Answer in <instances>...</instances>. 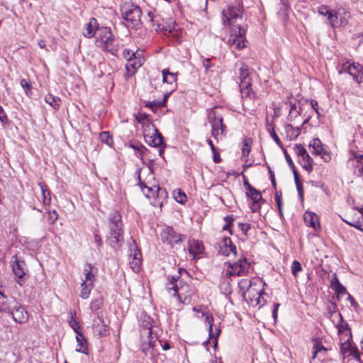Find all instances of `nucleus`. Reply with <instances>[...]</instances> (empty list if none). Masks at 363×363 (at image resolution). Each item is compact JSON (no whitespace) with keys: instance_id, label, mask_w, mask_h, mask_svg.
I'll return each instance as SVG.
<instances>
[{"instance_id":"obj_1","label":"nucleus","mask_w":363,"mask_h":363,"mask_svg":"<svg viewBox=\"0 0 363 363\" xmlns=\"http://www.w3.org/2000/svg\"><path fill=\"white\" fill-rule=\"evenodd\" d=\"M242 6L239 2L238 5H228L222 11L223 23L224 26L231 27L230 35L228 40V44L233 49L238 50L245 48L246 30L240 25H235L238 20L242 18Z\"/></svg>"},{"instance_id":"obj_2","label":"nucleus","mask_w":363,"mask_h":363,"mask_svg":"<svg viewBox=\"0 0 363 363\" xmlns=\"http://www.w3.org/2000/svg\"><path fill=\"white\" fill-rule=\"evenodd\" d=\"M121 216L115 211L110 214L108 232L106 235L107 243L113 249L119 248L123 242V230Z\"/></svg>"},{"instance_id":"obj_3","label":"nucleus","mask_w":363,"mask_h":363,"mask_svg":"<svg viewBox=\"0 0 363 363\" xmlns=\"http://www.w3.org/2000/svg\"><path fill=\"white\" fill-rule=\"evenodd\" d=\"M318 12L327 17L328 24L333 28L347 26L350 18V12L344 8L330 9L328 6L323 5L318 8Z\"/></svg>"},{"instance_id":"obj_4","label":"nucleus","mask_w":363,"mask_h":363,"mask_svg":"<svg viewBox=\"0 0 363 363\" xmlns=\"http://www.w3.org/2000/svg\"><path fill=\"white\" fill-rule=\"evenodd\" d=\"M122 18L128 27L138 28L141 26L142 11L139 6L131 2H124L120 9Z\"/></svg>"},{"instance_id":"obj_5","label":"nucleus","mask_w":363,"mask_h":363,"mask_svg":"<svg viewBox=\"0 0 363 363\" xmlns=\"http://www.w3.org/2000/svg\"><path fill=\"white\" fill-rule=\"evenodd\" d=\"M177 279L172 277L167 284V289L170 292L173 291V296H177L178 300L183 304H189L191 301L194 294L193 288L187 284L179 282V286L176 284Z\"/></svg>"},{"instance_id":"obj_6","label":"nucleus","mask_w":363,"mask_h":363,"mask_svg":"<svg viewBox=\"0 0 363 363\" xmlns=\"http://www.w3.org/2000/svg\"><path fill=\"white\" fill-rule=\"evenodd\" d=\"M240 72V89L242 97H250L252 90V80L250 78L249 67L247 65L242 64L239 69ZM254 95V93L252 92Z\"/></svg>"},{"instance_id":"obj_7","label":"nucleus","mask_w":363,"mask_h":363,"mask_svg":"<svg viewBox=\"0 0 363 363\" xmlns=\"http://www.w3.org/2000/svg\"><path fill=\"white\" fill-rule=\"evenodd\" d=\"M348 73L357 84L363 83V66L358 62H346L342 64L339 73Z\"/></svg>"},{"instance_id":"obj_8","label":"nucleus","mask_w":363,"mask_h":363,"mask_svg":"<svg viewBox=\"0 0 363 363\" xmlns=\"http://www.w3.org/2000/svg\"><path fill=\"white\" fill-rule=\"evenodd\" d=\"M228 268L230 269L227 270L226 274L230 276H243L248 272L250 268V263L247 261L246 258L240 259L234 263H230Z\"/></svg>"},{"instance_id":"obj_9","label":"nucleus","mask_w":363,"mask_h":363,"mask_svg":"<svg viewBox=\"0 0 363 363\" xmlns=\"http://www.w3.org/2000/svg\"><path fill=\"white\" fill-rule=\"evenodd\" d=\"M144 138L145 143L149 145L158 147V154L160 156L163 155L164 148L163 138L162 134L156 128H154L153 133L151 135L145 133Z\"/></svg>"},{"instance_id":"obj_10","label":"nucleus","mask_w":363,"mask_h":363,"mask_svg":"<svg viewBox=\"0 0 363 363\" xmlns=\"http://www.w3.org/2000/svg\"><path fill=\"white\" fill-rule=\"evenodd\" d=\"M160 236L162 241L167 243L171 247L182 241V235L177 233L172 227L169 226H167L162 229Z\"/></svg>"},{"instance_id":"obj_11","label":"nucleus","mask_w":363,"mask_h":363,"mask_svg":"<svg viewBox=\"0 0 363 363\" xmlns=\"http://www.w3.org/2000/svg\"><path fill=\"white\" fill-rule=\"evenodd\" d=\"M143 333L147 335V340H144L141 345L142 351L147 356L149 354L152 356L154 354V347L157 338L152 335L150 326L147 327V328H144Z\"/></svg>"},{"instance_id":"obj_12","label":"nucleus","mask_w":363,"mask_h":363,"mask_svg":"<svg viewBox=\"0 0 363 363\" xmlns=\"http://www.w3.org/2000/svg\"><path fill=\"white\" fill-rule=\"evenodd\" d=\"M18 303L16 298L6 296L0 291V311L1 313L10 314L15 309Z\"/></svg>"},{"instance_id":"obj_13","label":"nucleus","mask_w":363,"mask_h":363,"mask_svg":"<svg viewBox=\"0 0 363 363\" xmlns=\"http://www.w3.org/2000/svg\"><path fill=\"white\" fill-rule=\"evenodd\" d=\"M310 146L313 149V153L316 155H320L325 162H328L330 161V154L323 147V145L319 138L313 139L312 143H310Z\"/></svg>"},{"instance_id":"obj_14","label":"nucleus","mask_w":363,"mask_h":363,"mask_svg":"<svg viewBox=\"0 0 363 363\" xmlns=\"http://www.w3.org/2000/svg\"><path fill=\"white\" fill-rule=\"evenodd\" d=\"M93 330L94 335L98 337H106L109 334V329L106 324H105L102 316L98 315L94 320Z\"/></svg>"},{"instance_id":"obj_15","label":"nucleus","mask_w":363,"mask_h":363,"mask_svg":"<svg viewBox=\"0 0 363 363\" xmlns=\"http://www.w3.org/2000/svg\"><path fill=\"white\" fill-rule=\"evenodd\" d=\"M219 253L224 256H229L231 253L237 255L236 246L232 242L229 237H224L219 244Z\"/></svg>"},{"instance_id":"obj_16","label":"nucleus","mask_w":363,"mask_h":363,"mask_svg":"<svg viewBox=\"0 0 363 363\" xmlns=\"http://www.w3.org/2000/svg\"><path fill=\"white\" fill-rule=\"evenodd\" d=\"M9 315L12 316L15 322L18 323H25L29 318L28 311L20 303H18L15 309H13Z\"/></svg>"},{"instance_id":"obj_17","label":"nucleus","mask_w":363,"mask_h":363,"mask_svg":"<svg viewBox=\"0 0 363 363\" xmlns=\"http://www.w3.org/2000/svg\"><path fill=\"white\" fill-rule=\"evenodd\" d=\"M226 133V125L223 123V119L211 124V135L217 141L223 139Z\"/></svg>"},{"instance_id":"obj_18","label":"nucleus","mask_w":363,"mask_h":363,"mask_svg":"<svg viewBox=\"0 0 363 363\" xmlns=\"http://www.w3.org/2000/svg\"><path fill=\"white\" fill-rule=\"evenodd\" d=\"M13 258L14 260L11 262L12 271L17 278L21 279L26 274V264L24 261L18 259L16 256Z\"/></svg>"},{"instance_id":"obj_19","label":"nucleus","mask_w":363,"mask_h":363,"mask_svg":"<svg viewBox=\"0 0 363 363\" xmlns=\"http://www.w3.org/2000/svg\"><path fill=\"white\" fill-rule=\"evenodd\" d=\"M162 82L167 83L170 85V91L171 94L173 91L177 89V74L172 73L169 71L168 69H164L162 70Z\"/></svg>"},{"instance_id":"obj_20","label":"nucleus","mask_w":363,"mask_h":363,"mask_svg":"<svg viewBox=\"0 0 363 363\" xmlns=\"http://www.w3.org/2000/svg\"><path fill=\"white\" fill-rule=\"evenodd\" d=\"M147 16L149 18V21L152 23V26H156V28H155L156 31L164 30V34L166 35L167 33L168 34L171 33L172 32V30H174V26L175 24V23L174 21L172 22L173 23L172 27L170 26H162L160 23H159L157 17L154 15L152 11H148Z\"/></svg>"},{"instance_id":"obj_21","label":"nucleus","mask_w":363,"mask_h":363,"mask_svg":"<svg viewBox=\"0 0 363 363\" xmlns=\"http://www.w3.org/2000/svg\"><path fill=\"white\" fill-rule=\"evenodd\" d=\"M96 272L97 269L91 264L86 263L83 269V274L84 278L82 279V282L86 284H94Z\"/></svg>"},{"instance_id":"obj_22","label":"nucleus","mask_w":363,"mask_h":363,"mask_svg":"<svg viewBox=\"0 0 363 363\" xmlns=\"http://www.w3.org/2000/svg\"><path fill=\"white\" fill-rule=\"evenodd\" d=\"M115 40V38L113 35L107 39V40H104L103 42L97 44V46L101 48L104 51L111 52L113 55H117V52L118 50V46L115 45L113 44Z\"/></svg>"},{"instance_id":"obj_23","label":"nucleus","mask_w":363,"mask_h":363,"mask_svg":"<svg viewBox=\"0 0 363 363\" xmlns=\"http://www.w3.org/2000/svg\"><path fill=\"white\" fill-rule=\"evenodd\" d=\"M206 320L208 322V333L209 337L211 339H214L213 345L214 347H216L218 345L217 338L220 333V329L218 326L213 324V318L212 316H206Z\"/></svg>"},{"instance_id":"obj_24","label":"nucleus","mask_w":363,"mask_h":363,"mask_svg":"<svg viewBox=\"0 0 363 363\" xmlns=\"http://www.w3.org/2000/svg\"><path fill=\"white\" fill-rule=\"evenodd\" d=\"M247 298L250 299L252 305H264L266 303L265 300H263L262 295H265L263 289L256 290L254 289L253 292L247 293Z\"/></svg>"},{"instance_id":"obj_25","label":"nucleus","mask_w":363,"mask_h":363,"mask_svg":"<svg viewBox=\"0 0 363 363\" xmlns=\"http://www.w3.org/2000/svg\"><path fill=\"white\" fill-rule=\"evenodd\" d=\"M171 91H166L162 101L154 100L152 101H147L145 106L150 108L153 112H156L157 109L165 106L167 100L170 96Z\"/></svg>"},{"instance_id":"obj_26","label":"nucleus","mask_w":363,"mask_h":363,"mask_svg":"<svg viewBox=\"0 0 363 363\" xmlns=\"http://www.w3.org/2000/svg\"><path fill=\"white\" fill-rule=\"evenodd\" d=\"M238 287L242 296L247 300V293H252L254 291L251 280L248 279H242L238 283Z\"/></svg>"},{"instance_id":"obj_27","label":"nucleus","mask_w":363,"mask_h":363,"mask_svg":"<svg viewBox=\"0 0 363 363\" xmlns=\"http://www.w3.org/2000/svg\"><path fill=\"white\" fill-rule=\"evenodd\" d=\"M98 29L97 21L95 18H92L85 24L83 34L84 37L91 38L95 35Z\"/></svg>"},{"instance_id":"obj_28","label":"nucleus","mask_w":363,"mask_h":363,"mask_svg":"<svg viewBox=\"0 0 363 363\" xmlns=\"http://www.w3.org/2000/svg\"><path fill=\"white\" fill-rule=\"evenodd\" d=\"M203 245L202 242L199 240H192L189 242V252L196 258L197 255H201L203 251Z\"/></svg>"},{"instance_id":"obj_29","label":"nucleus","mask_w":363,"mask_h":363,"mask_svg":"<svg viewBox=\"0 0 363 363\" xmlns=\"http://www.w3.org/2000/svg\"><path fill=\"white\" fill-rule=\"evenodd\" d=\"M327 350H328L323 345L322 341L320 338H315L313 340L312 359H314L317 358L318 354L324 356Z\"/></svg>"},{"instance_id":"obj_30","label":"nucleus","mask_w":363,"mask_h":363,"mask_svg":"<svg viewBox=\"0 0 363 363\" xmlns=\"http://www.w3.org/2000/svg\"><path fill=\"white\" fill-rule=\"evenodd\" d=\"M76 340L77 342L76 352L88 354L89 350L87 347L86 339L84 337L82 333L76 335Z\"/></svg>"},{"instance_id":"obj_31","label":"nucleus","mask_w":363,"mask_h":363,"mask_svg":"<svg viewBox=\"0 0 363 363\" xmlns=\"http://www.w3.org/2000/svg\"><path fill=\"white\" fill-rule=\"evenodd\" d=\"M113 35L111 28L108 27H101L98 29V36L96 37V43L99 44L104 40H107L108 38Z\"/></svg>"},{"instance_id":"obj_32","label":"nucleus","mask_w":363,"mask_h":363,"mask_svg":"<svg viewBox=\"0 0 363 363\" xmlns=\"http://www.w3.org/2000/svg\"><path fill=\"white\" fill-rule=\"evenodd\" d=\"M130 256L133 257V260L130 262V267L134 272H138L141 264V253L138 250H136Z\"/></svg>"},{"instance_id":"obj_33","label":"nucleus","mask_w":363,"mask_h":363,"mask_svg":"<svg viewBox=\"0 0 363 363\" xmlns=\"http://www.w3.org/2000/svg\"><path fill=\"white\" fill-rule=\"evenodd\" d=\"M300 164L302 166V167L306 170L308 173H311L313 171V159L309 155V154H305L303 155V157H301L298 160Z\"/></svg>"},{"instance_id":"obj_34","label":"nucleus","mask_w":363,"mask_h":363,"mask_svg":"<svg viewBox=\"0 0 363 363\" xmlns=\"http://www.w3.org/2000/svg\"><path fill=\"white\" fill-rule=\"evenodd\" d=\"M39 186L41 189L42 194V201L45 206L50 205L51 202L50 192L45 184L42 182L38 183Z\"/></svg>"},{"instance_id":"obj_35","label":"nucleus","mask_w":363,"mask_h":363,"mask_svg":"<svg viewBox=\"0 0 363 363\" xmlns=\"http://www.w3.org/2000/svg\"><path fill=\"white\" fill-rule=\"evenodd\" d=\"M244 186L247 190V196L250 199L261 198L260 192L250 184L247 179L244 178Z\"/></svg>"},{"instance_id":"obj_36","label":"nucleus","mask_w":363,"mask_h":363,"mask_svg":"<svg viewBox=\"0 0 363 363\" xmlns=\"http://www.w3.org/2000/svg\"><path fill=\"white\" fill-rule=\"evenodd\" d=\"M330 286L337 295H342L346 293V288L340 283L336 276L331 280Z\"/></svg>"},{"instance_id":"obj_37","label":"nucleus","mask_w":363,"mask_h":363,"mask_svg":"<svg viewBox=\"0 0 363 363\" xmlns=\"http://www.w3.org/2000/svg\"><path fill=\"white\" fill-rule=\"evenodd\" d=\"M304 220L307 225L316 230V223L318 220V216L315 213L306 212L304 214Z\"/></svg>"},{"instance_id":"obj_38","label":"nucleus","mask_w":363,"mask_h":363,"mask_svg":"<svg viewBox=\"0 0 363 363\" xmlns=\"http://www.w3.org/2000/svg\"><path fill=\"white\" fill-rule=\"evenodd\" d=\"M141 60L140 59L138 60L136 56H135L127 62L125 67L128 72L133 73L137 69L141 67Z\"/></svg>"},{"instance_id":"obj_39","label":"nucleus","mask_w":363,"mask_h":363,"mask_svg":"<svg viewBox=\"0 0 363 363\" xmlns=\"http://www.w3.org/2000/svg\"><path fill=\"white\" fill-rule=\"evenodd\" d=\"M94 284L83 283L81 284L80 297L86 299L89 298L91 289L94 288Z\"/></svg>"},{"instance_id":"obj_40","label":"nucleus","mask_w":363,"mask_h":363,"mask_svg":"<svg viewBox=\"0 0 363 363\" xmlns=\"http://www.w3.org/2000/svg\"><path fill=\"white\" fill-rule=\"evenodd\" d=\"M220 119H223L222 115L218 112L217 108H211L208 110V122L211 124L220 121Z\"/></svg>"},{"instance_id":"obj_41","label":"nucleus","mask_w":363,"mask_h":363,"mask_svg":"<svg viewBox=\"0 0 363 363\" xmlns=\"http://www.w3.org/2000/svg\"><path fill=\"white\" fill-rule=\"evenodd\" d=\"M69 325L73 329V330L76 333V334L82 333L79 331L80 326L79 325L78 321L77 320L76 313L70 312V318L68 320Z\"/></svg>"},{"instance_id":"obj_42","label":"nucleus","mask_w":363,"mask_h":363,"mask_svg":"<svg viewBox=\"0 0 363 363\" xmlns=\"http://www.w3.org/2000/svg\"><path fill=\"white\" fill-rule=\"evenodd\" d=\"M266 123L267 125V130H268L270 136L273 138V140L277 144V145H279L280 147H282V143H281V140L279 138V137L277 136V133H275L274 127L272 123H269L268 119L266 120Z\"/></svg>"},{"instance_id":"obj_43","label":"nucleus","mask_w":363,"mask_h":363,"mask_svg":"<svg viewBox=\"0 0 363 363\" xmlns=\"http://www.w3.org/2000/svg\"><path fill=\"white\" fill-rule=\"evenodd\" d=\"M46 103L50 104L55 109H57L60 105V99L57 96H55L52 94H48L45 97Z\"/></svg>"},{"instance_id":"obj_44","label":"nucleus","mask_w":363,"mask_h":363,"mask_svg":"<svg viewBox=\"0 0 363 363\" xmlns=\"http://www.w3.org/2000/svg\"><path fill=\"white\" fill-rule=\"evenodd\" d=\"M129 146L133 150H137L140 155L138 157H140L141 158L143 157L145 153L147 152V149L144 145L138 142L130 143Z\"/></svg>"},{"instance_id":"obj_45","label":"nucleus","mask_w":363,"mask_h":363,"mask_svg":"<svg viewBox=\"0 0 363 363\" xmlns=\"http://www.w3.org/2000/svg\"><path fill=\"white\" fill-rule=\"evenodd\" d=\"M104 299L102 297H98L93 300L90 304V309L92 312H96L99 311L103 306Z\"/></svg>"},{"instance_id":"obj_46","label":"nucleus","mask_w":363,"mask_h":363,"mask_svg":"<svg viewBox=\"0 0 363 363\" xmlns=\"http://www.w3.org/2000/svg\"><path fill=\"white\" fill-rule=\"evenodd\" d=\"M294 153L298 156V160L303 157L305 154H308L307 150L301 144H296L294 147Z\"/></svg>"},{"instance_id":"obj_47","label":"nucleus","mask_w":363,"mask_h":363,"mask_svg":"<svg viewBox=\"0 0 363 363\" xmlns=\"http://www.w3.org/2000/svg\"><path fill=\"white\" fill-rule=\"evenodd\" d=\"M294 153L298 156V160L303 157L305 154H308L307 150L301 144H296L294 147Z\"/></svg>"},{"instance_id":"obj_48","label":"nucleus","mask_w":363,"mask_h":363,"mask_svg":"<svg viewBox=\"0 0 363 363\" xmlns=\"http://www.w3.org/2000/svg\"><path fill=\"white\" fill-rule=\"evenodd\" d=\"M285 130L287 134L289 135L290 133V137L292 138H296L300 133V128H294L291 124H287L285 126Z\"/></svg>"},{"instance_id":"obj_49","label":"nucleus","mask_w":363,"mask_h":363,"mask_svg":"<svg viewBox=\"0 0 363 363\" xmlns=\"http://www.w3.org/2000/svg\"><path fill=\"white\" fill-rule=\"evenodd\" d=\"M174 198L177 202L180 203H184L186 201V194L180 189L174 191Z\"/></svg>"},{"instance_id":"obj_50","label":"nucleus","mask_w":363,"mask_h":363,"mask_svg":"<svg viewBox=\"0 0 363 363\" xmlns=\"http://www.w3.org/2000/svg\"><path fill=\"white\" fill-rule=\"evenodd\" d=\"M252 200V203L250 206V208L253 212L258 211L261 208V202H264L262 197L261 198L257 197L256 199H251Z\"/></svg>"},{"instance_id":"obj_51","label":"nucleus","mask_w":363,"mask_h":363,"mask_svg":"<svg viewBox=\"0 0 363 363\" xmlns=\"http://www.w3.org/2000/svg\"><path fill=\"white\" fill-rule=\"evenodd\" d=\"M20 84L22 86V88L24 89V91H25V94H26V96H30L32 94V91H31L32 87H31V85L30 84V83L26 79H22L20 82Z\"/></svg>"},{"instance_id":"obj_52","label":"nucleus","mask_w":363,"mask_h":363,"mask_svg":"<svg viewBox=\"0 0 363 363\" xmlns=\"http://www.w3.org/2000/svg\"><path fill=\"white\" fill-rule=\"evenodd\" d=\"M100 140L108 145H111L113 143V138L108 132H102L100 134Z\"/></svg>"},{"instance_id":"obj_53","label":"nucleus","mask_w":363,"mask_h":363,"mask_svg":"<svg viewBox=\"0 0 363 363\" xmlns=\"http://www.w3.org/2000/svg\"><path fill=\"white\" fill-rule=\"evenodd\" d=\"M301 271H302V267L301 263L297 260L293 261L291 264V273L294 275V277H297L298 273L300 272Z\"/></svg>"},{"instance_id":"obj_54","label":"nucleus","mask_w":363,"mask_h":363,"mask_svg":"<svg viewBox=\"0 0 363 363\" xmlns=\"http://www.w3.org/2000/svg\"><path fill=\"white\" fill-rule=\"evenodd\" d=\"M251 147L249 143V140L247 139H245L243 140V145L242 148V156L247 157L249 153L250 152Z\"/></svg>"},{"instance_id":"obj_55","label":"nucleus","mask_w":363,"mask_h":363,"mask_svg":"<svg viewBox=\"0 0 363 363\" xmlns=\"http://www.w3.org/2000/svg\"><path fill=\"white\" fill-rule=\"evenodd\" d=\"M349 355L352 356L359 363H362L361 356L357 348H351Z\"/></svg>"},{"instance_id":"obj_56","label":"nucleus","mask_w":363,"mask_h":363,"mask_svg":"<svg viewBox=\"0 0 363 363\" xmlns=\"http://www.w3.org/2000/svg\"><path fill=\"white\" fill-rule=\"evenodd\" d=\"M123 57L128 62L130 60H131L133 57L135 56V53L133 52L130 50L125 49L123 51Z\"/></svg>"},{"instance_id":"obj_57","label":"nucleus","mask_w":363,"mask_h":363,"mask_svg":"<svg viewBox=\"0 0 363 363\" xmlns=\"http://www.w3.org/2000/svg\"><path fill=\"white\" fill-rule=\"evenodd\" d=\"M240 230L245 235H247V232L251 229V225L250 223H242L238 224Z\"/></svg>"},{"instance_id":"obj_58","label":"nucleus","mask_w":363,"mask_h":363,"mask_svg":"<svg viewBox=\"0 0 363 363\" xmlns=\"http://www.w3.org/2000/svg\"><path fill=\"white\" fill-rule=\"evenodd\" d=\"M139 179V185L140 186V188L142 191L144 192L145 194L147 195V196H149L148 194L152 191V189L151 187L147 186L141 180L140 178V176L138 177Z\"/></svg>"},{"instance_id":"obj_59","label":"nucleus","mask_w":363,"mask_h":363,"mask_svg":"<svg viewBox=\"0 0 363 363\" xmlns=\"http://www.w3.org/2000/svg\"><path fill=\"white\" fill-rule=\"evenodd\" d=\"M284 156H285V159H286V161L287 162V164H289V167L291 169H295V165L293 162V160L291 158L290 155L288 154V152H286V150H284Z\"/></svg>"},{"instance_id":"obj_60","label":"nucleus","mask_w":363,"mask_h":363,"mask_svg":"<svg viewBox=\"0 0 363 363\" xmlns=\"http://www.w3.org/2000/svg\"><path fill=\"white\" fill-rule=\"evenodd\" d=\"M275 201L277 205L278 209H281V207L283 206V202L281 200V192H276L275 194Z\"/></svg>"},{"instance_id":"obj_61","label":"nucleus","mask_w":363,"mask_h":363,"mask_svg":"<svg viewBox=\"0 0 363 363\" xmlns=\"http://www.w3.org/2000/svg\"><path fill=\"white\" fill-rule=\"evenodd\" d=\"M49 213V218L48 220L50 221L51 223H55L58 219V214L57 213L56 211H50L48 212Z\"/></svg>"},{"instance_id":"obj_62","label":"nucleus","mask_w":363,"mask_h":363,"mask_svg":"<svg viewBox=\"0 0 363 363\" xmlns=\"http://www.w3.org/2000/svg\"><path fill=\"white\" fill-rule=\"evenodd\" d=\"M350 153L352 155L354 159H356L357 162H361L363 160V154L360 151L354 152L350 150Z\"/></svg>"},{"instance_id":"obj_63","label":"nucleus","mask_w":363,"mask_h":363,"mask_svg":"<svg viewBox=\"0 0 363 363\" xmlns=\"http://www.w3.org/2000/svg\"><path fill=\"white\" fill-rule=\"evenodd\" d=\"M0 121L2 123H7V122H8L7 116L1 105H0Z\"/></svg>"},{"instance_id":"obj_64","label":"nucleus","mask_w":363,"mask_h":363,"mask_svg":"<svg viewBox=\"0 0 363 363\" xmlns=\"http://www.w3.org/2000/svg\"><path fill=\"white\" fill-rule=\"evenodd\" d=\"M201 57L203 59L202 65H203V67L206 69V70L207 71L212 66V65L211 63V59L203 58V57Z\"/></svg>"}]
</instances>
